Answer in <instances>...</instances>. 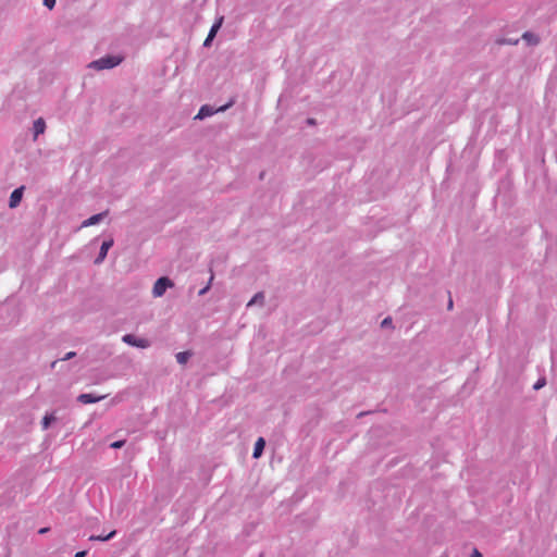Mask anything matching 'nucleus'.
Wrapping results in <instances>:
<instances>
[{"label":"nucleus","mask_w":557,"mask_h":557,"mask_svg":"<svg viewBox=\"0 0 557 557\" xmlns=\"http://www.w3.org/2000/svg\"><path fill=\"white\" fill-rule=\"evenodd\" d=\"M123 58L121 55L107 54L98 60L90 62L88 67L97 71L110 70L121 64Z\"/></svg>","instance_id":"f257e3e1"},{"label":"nucleus","mask_w":557,"mask_h":557,"mask_svg":"<svg viewBox=\"0 0 557 557\" xmlns=\"http://www.w3.org/2000/svg\"><path fill=\"white\" fill-rule=\"evenodd\" d=\"M172 286H173V282L169 277H166V276L159 277L153 285L152 295L154 297H161L164 295L166 289Z\"/></svg>","instance_id":"f03ea898"},{"label":"nucleus","mask_w":557,"mask_h":557,"mask_svg":"<svg viewBox=\"0 0 557 557\" xmlns=\"http://www.w3.org/2000/svg\"><path fill=\"white\" fill-rule=\"evenodd\" d=\"M122 341L123 343L129 345V346H133V347H137V348H148L150 347V342L146 338H137L135 335L133 334H125L123 335L122 337Z\"/></svg>","instance_id":"7ed1b4c3"},{"label":"nucleus","mask_w":557,"mask_h":557,"mask_svg":"<svg viewBox=\"0 0 557 557\" xmlns=\"http://www.w3.org/2000/svg\"><path fill=\"white\" fill-rule=\"evenodd\" d=\"M228 106H223L221 107L220 109L218 110H214L213 107L209 106V104H205L202 106L197 115L195 116V119L197 120H203L206 117H209L211 115H213L215 112H219V111H224Z\"/></svg>","instance_id":"20e7f679"},{"label":"nucleus","mask_w":557,"mask_h":557,"mask_svg":"<svg viewBox=\"0 0 557 557\" xmlns=\"http://www.w3.org/2000/svg\"><path fill=\"white\" fill-rule=\"evenodd\" d=\"M113 239L110 238L108 240H104L100 247L99 253L95 259V264H100L104 261L107 258L109 249L113 246Z\"/></svg>","instance_id":"39448f33"},{"label":"nucleus","mask_w":557,"mask_h":557,"mask_svg":"<svg viewBox=\"0 0 557 557\" xmlns=\"http://www.w3.org/2000/svg\"><path fill=\"white\" fill-rule=\"evenodd\" d=\"M23 191H24V186H21L18 188H15L11 195H10V199H9V207L10 208H16L21 200H22V197H23Z\"/></svg>","instance_id":"423d86ee"},{"label":"nucleus","mask_w":557,"mask_h":557,"mask_svg":"<svg viewBox=\"0 0 557 557\" xmlns=\"http://www.w3.org/2000/svg\"><path fill=\"white\" fill-rule=\"evenodd\" d=\"M108 215V211H103L91 215L90 218L83 221L81 227H88L100 223Z\"/></svg>","instance_id":"0eeeda50"},{"label":"nucleus","mask_w":557,"mask_h":557,"mask_svg":"<svg viewBox=\"0 0 557 557\" xmlns=\"http://www.w3.org/2000/svg\"><path fill=\"white\" fill-rule=\"evenodd\" d=\"M104 396H96L94 394H90V393H86V394H81L78 397H77V400L82 404H95V403H98L100 401L101 399H103Z\"/></svg>","instance_id":"6e6552de"},{"label":"nucleus","mask_w":557,"mask_h":557,"mask_svg":"<svg viewBox=\"0 0 557 557\" xmlns=\"http://www.w3.org/2000/svg\"><path fill=\"white\" fill-rule=\"evenodd\" d=\"M45 129H46L45 120L42 117L37 119L33 125L34 138L36 139L40 134H44Z\"/></svg>","instance_id":"1a4fd4ad"},{"label":"nucleus","mask_w":557,"mask_h":557,"mask_svg":"<svg viewBox=\"0 0 557 557\" xmlns=\"http://www.w3.org/2000/svg\"><path fill=\"white\" fill-rule=\"evenodd\" d=\"M222 21H223V18L221 17L218 22H215V23L212 25V27H211V29H210V32H209V34H208V36H207V38H206L205 42H203V46H205V47H208V46L210 45V42H211V41H212V39L214 38V36H215V34H216L218 29L221 27Z\"/></svg>","instance_id":"9d476101"},{"label":"nucleus","mask_w":557,"mask_h":557,"mask_svg":"<svg viewBox=\"0 0 557 557\" xmlns=\"http://www.w3.org/2000/svg\"><path fill=\"white\" fill-rule=\"evenodd\" d=\"M264 446H265V441L262 437H259L255 443L252 457L259 458L262 455Z\"/></svg>","instance_id":"9b49d317"},{"label":"nucleus","mask_w":557,"mask_h":557,"mask_svg":"<svg viewBox=\"0 0 557 557\" xmlns=\"http://www.w3.org/2000/svg\"><path fill=\"white\" fill-rule=\"evenodd\" d=\"M522 39H524L530 46H536L540 42L539 36L531 32L523 33Z\"/></svg>","instance_id":"f8f14e48"},{"label":"nucleus","mask_w":557,"mask_h":557,"mask_svg":"<svg viewBox=\"0 0 557 557\" xmlns=\"http://www.w3.org/2000/svg\"><path fill=\"white\" fill-rule=\"evenodd\" d=\"M191 356H193V352L189 350H186V351L177 352L175 357H176V361L180 364H185L190 359Z\"/></svg>","instance_id":"ddd939ff"},{"label":"nucleus","mask_w":557,"mask_h":557,"mask_svg":"<svg viewBox=\"0 0 557 557\" xmlns=\"http://www.w3.org/2000/svg\"><path fill=\"white\" fill-rule=\"evenodd\" d=\"M256 304L263 305L264 304V294L262 292L257 293L247 304V307H251Z\"/></svg>","instance_id":"4468645a"},{"label":"nucleus","mask_w":557,"mask_h":557,"mask_svg":"<svg viewBox=\"0 0 557 557\" xmlns=\"http://www.w3.org/2000/svg\"><path fill=\"white\" fill-rule=\"evenodd\" d=\"M115 531H111L109 534L107 535H91L89 537L90 541H101V542H104V541H109L111 540L114 535H115Z\"/></svg>","instance_id":"2eb2a0df"},{"label":"nucleus","mask_w":557,"mask_h":557,"mask_svg":"<svg viewBox=\"0 0 557 557\" xmlns=\"http://www.w3.org/2000/svg\"><path fill=\"white\" fill-rule=\"evenodd\" d=\"M54 420H55V417L53 414H46L41 421L42 429L47 430L50 426L51 422Z\"/></svg>","instance_id":"dca6fc26"},{"label":"nucleus","mask_w":557,"mask_h":557,"mask_svg":"<svg viewBox=\"0 0 557 557\" xmlns=\"http://www.w3.org/2000/svg\"><path fill=\"white\" fill-rule=\"evenodd\" d=\"M546 385V379L540 377L533 385V389L539 391Z\"/></svg>","instance_id":"f3484780"},{"label":"nucleus","mask_w":557,"mask_h":557,"mask_svg":"<svg viewBox=\"0 0 557 557\" xmlns=\"http://www.w3.org/2000/svg\"><path fill=\"white\" fill-rule=\"evenodd\" d=\"M124 445H125V440H121V441H115V442L111 443L110 447L113 449H119V448H122Z\"/></svg>","instance_id":"a211bd4d"},{"label":"nucleus","mask_w":557,"mask_h":557,"mask_svg":"<svg viewBox=\"0 0 557 557\" xmlns=\"http://www.w3.org/2000/svg\"><path fill=\"white\" fill-rule=\"evenodd\" d=\"M44 5L51 10L55 5V0H44Z\"/></svg>","instance_id":"6ab92c4d"},{"label":"nucleus","mask_w":557,"mask_h":557,"mask_svg":"<svg viewBox=\"0 0 557 557\" xmlns=\"http://www.w3.org/2000/svg\"><path fill=\"white\" fill-rule=\"evenodd\" d=\"M518 39H502L499 40L498 42L504 45V44H507V45H517L518 44Z\"/></svg>","instance_id":"aec40b11"},{"label":"nucleus","mask_w":557,"mask_h":557,"mask_svg":"<svg viewBox=\"0 0 557 557\" xmlns=\"http://www.w3.org/2000/svg\"><path fill=\"white\" fill-rule=\"evenodd\" d=\"M76 356V352L75 351H69L67 354H65V356L63 358H61L60 360L62 361H66V360H70L72 358H74Z\"/></svg>","instance_id":"412c9836"},{"label":"nucleus","mask_w":557,"mask_h":557,"mask_svg":"<svg viewBox=\"0 0 557 557\" xmlns=\"http://www.w3.org/2000/svg\"><path fill=\"white\" fill-rule=\"evenodd\" d=\"M392 322H393V321H392V318H391V317H387V318H385V319L382 321L381 326H382V327H387V326L392 325Z\"/></svg>","instance_id":"4be33fe9"},{"label":"nucleus","mask_w":557,"mask_h":557,"mask_svg":"<svg viewBox=\"0 0 557 557\" xmlns=\"http://www.w3.org/2000/svg\"><path fill=\"white\" fill-rule=\"evenodd\" d=\"M86 554H87V552H86V550H81V552H77V553L74 555V557H85V556H86Z\"/></svg>","instance_id":"5701e85b"},{"label":"nucleus","mask_w":557,"mask_h":557,"mask_svg":"<svg viewBox=\"0 0 557 557\" xmlns=\"http://www.w3.org/2000/svg\"><path fill=\"white\" fill-rule=\"evenodd\" d=\"M470 557H482V554L478 549H474Z\"/></svg>","instance_id":"b1692460"},{"label":"nucleus","mask_w":557,"mask_h":557,"mask_svg":"<svg viewBox=\"0 0 557 557\" xmlns=\"http://www.w3.org/2000/svg\"><path fill=\"white\" fill-rule=\"evenodd\" d=\"M209 289V286H206L205 288H202L200 292H199V295H203L205 293H207V290Z\"/></svg>","instance_id":"393cba45"},{"label":"nucleus","mask_w":557,"mask_h":557,"mask_svg":"<svg viewBox=\"0 0 557 557\" xmlns=\"http://www.w3.org/2000/svg\"><path fill=\"white\" fill-rule=\"evenodd\" d=\"M307 122H308V124H310V125L315 124V121H314L313 119H308V121H307Z\"/></svg>","instance_id":"a878e982"},{"label":"nucleus","mask_w":557,"mask_h":557,"mask_svg":"<svg viewBox=\"0 0 557 557\" xmlns=\"http://www.w3.org/2000/svg\"><path fill=\"white\" fill-rule=\"evenodd\" d=\"M47 531H48V528H42V529H40V530H39V533H40V534H44V533H46Z\"/></svg>","instance_id":"bb28decb"},{"label":"nucleus","mask_w":557,"mask_h":557,"mask_svg":"<svg viewBox=\"0 0 557 557\" xmlns=\"http://www.w3.org/2000/svg\"><path fill=\"white\" fill-rule=\"evenodd\" d=\"M447 307H448V309L453 308V300L451 299L448 301V306Z\"/></svg>","instance_id":"cd10ccee"},{"label":"nucleus","mask_w":557,"mask_h":557,"mask_svg":"<svg viewBox=\"0 0 557 557\" xmlns=\"http://www.w3.org/2000/svg\"><path fill=\"white\" fill-rule=\"evenodd\" d=\"M57 362H58V360L52 361V363H51V368H54V367H55V364H57Z\"/></svg>","instance_id":"c85d7f7f"}]
</instances>
